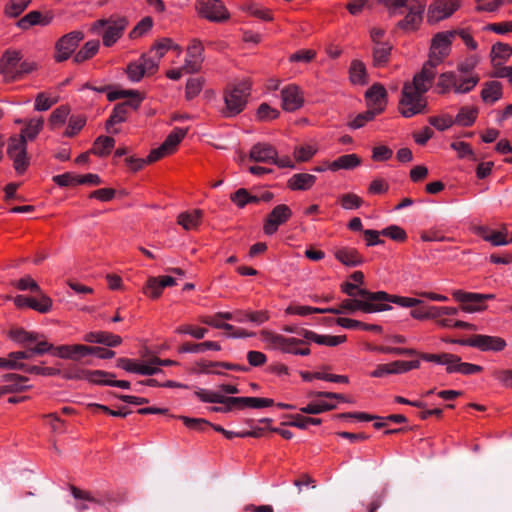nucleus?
<instances>
[{
    "label": "nucleus",
    "instance_id": "nucleus-53",
    "mask_svg": "<svg viewBox=\"0 0 512 512\" xmlns=\"http://www.w3.org/2000/svg\"><path fill=\"white\" fill-rule=\"evenodd\" d=\"M43 126V119L37 118V119H31L27 123L26 127L22 130L21 135H23L26 138L32 140L34 139L37 134L40 132Z\"/></svg>",
    "mask_w": 512,
    "mask_h": 512
},
{
    "label": "nucleus",
    "instance_id": "nucleus-64",
    "mask_svg": "<svg viewBox=\"0 0 512 512\" xmlns=\"http://www.w3.org/2000/svg\"><path fill=\"white\" fill-rule=\"evenodd\" d=\"M14 285L21 291L29 290L35 294L40 293L41 288L35 280L30 276H25L14 283Z\"/></svg>",
    "mask_w": 512,
    "mask_h": 512
},
{
    "label": "nucleus",
    "instance_id": "nucleus-9",
    "mask_svg": "<svg viewBox=\"0 0 512 512\" xmlns=\"http://www.w3.org/2000/svg\"><path fill=\"white\" fill-rule=\"evenodd\" d=\"M292 216L291 209L285 204H279L268 214L263 230L266 235H273L278 227L287 222Z\"/></svg>",
    "mask_w": 512,
    "mask_h": 512
},
{
    "label": "nucleus",
    "instance_id": "nucleus-31",
    "mask_svg": "<svg viewBox=\"0 0 512 512\" xmlns=\"http://www.w3.org/2000/svg\"><path fill=\"white\" fill-rule=\"evenodd\" d=\"M502 84L498 81L486 82L481 92L484 102L494 103L502 97Z\"/></svg>",
    "mask_w": 512,
    "mask_h": 512
},
{
    "label": "nucleus",
    "instance_id": "nucleus-35",
    "mask_svg": "<svg viewBox=\"0 0 512 512\" xmlns=\"http://www.w3.org/2000/svg\"><path fill=\"white\" fill-rule=\"evenodd\" d=\"M337 324L346 329H363L368 331H373L380 333L382 331V327L375 324H366L358 320L350 319V318H338L336 320Z\"/></svg>",
    "mask_w": 512,
    "mask_h": 512
},
{
    "label": "nucleus",
    "instance_id": "nucleus-40",
    "mask_svg": "<svg viewBox=\"0 0 512 512\" xmlns=\"http://www.w3.org/2000/svg\"><path fill=\"white\" fill-rule=\"evenodd\" d=\"M36 295L37 297H32L31 309L43 314L48 313L52 309V299L42 290Z\"/></svg>",
    "mask_w": 512,
    "mask_h": 512
},
{
    "label": "nucleus",
    "instance_id": "nucleus-32",
    "mask_svg": "<svg viewBox=\"0 0 512 512\" xmlns=\"http://www.w3.org/2000/svg\"><path fill=\"white\" fill-rule=\"evenodd\" d=\"M3 381L11 382L10 384L4 385L5 389H11L10 393H17L26 391L29 386L24 385L28 381V378L15 373H7L2 376Z\"/></svg>",
    "mask_w": 512,
    "mask_h": 512
},
{
    "label": "nucleus",
    "instance_id": "nucleus-54",
    "mask_svg": "<svg viewBox=\"0 0 512 512\" xmlns=\"http://www.w3.org/2000/svg\"><path fill=\"white\" fill-rule=\"evenodd\" d=\"M381 235L398 242H403L407 239L405 230L397 225H390L384 228L381 230Z\"/></svg>",
    "mask_w": 512,
    "mask_h": 512
},
{
    "label": "nucleus",
    "instance_id": "nucleus-12",
    "mask_svg": "<svg viewBox=\"0 0 512 512\" xmlns=\"http://www.w3.org/2000/svg\"><path fill=\"white\" fill-rule=\"evenodd\" d=\"M282 108L293 112L302 107L304 103L303 93L299 86L290 84L281 90Z\"/></svg>",
    "mask_w": 512,
    "mask_h": 512
},
{
    "label": "nucleus",
    "instance_id": "nucleus-17",
    "mask_svg": "<svg viewBox=\"0 0 512 512\" xmlns=\"http://www.w3.org/2000/svg\"><path fill=\"white\" fill-rule=\"evenodd\" d=\"M341 308L343 312L353 313L357 310H361L365 313L381 312L382 306H378L376 301H370L365 299L351 298L345 299L341 302Z\"/></svg>",
    "mask_w": 512,
    "mask_h": 512
},
{
    "label": "nucleus",
    "instance_id": "nucleus-15",
    "mask_svg": "<svg viewBox=\"0 0 512 512\" xmlns=\"http://www.w3.org/2000/svg\"><path fill=\"white\" fill-rule=\"evenodd\" d=\"M141 101L142 97L140 95H136L122 103L115 105L106 123L107 130L109 131V126L123 122L126 118L128 108L137 109Z\"/></svg>",
    "mask_w": 512,
    "mask_h": 512
},
{
    "label": "nucleus",
    "instance_id": "nucleus-11",
    "mask_svg": "<svg viewBox=\"0 0 512 512\" xmlns=\"http://www.w3.org/2000/svg\"><path fill=\"white\" fill-rule=\"evenodd\" d=\"M22 60V54L17 50H6L0 59V74L6 81L17 79V68Z\"/></svg>",
    "mask_w": 512,
    "mask_h": 512
},
{
    "label": "nucleus",
    "instance_id": "nucleus-43",
    "mask_svg": "<svg viewBox=\"0 0 512 512\" xmlns=\"http://www.w3.org/2000/svg\"><path fill=\"white\" fill-rule=\"evenodd\" d=\"M440 63V61H436V59L429 57V60L423 65L421 72L415 75L416 82H418L422 78H425L426 82L432 83L436 73L435 68Z\"/></svg>",
    "mask_w": 512,
    "mask_h": 512
},
{
    "label": "nucleus",
    "instance_id": "nucleus-30",
    "mask_svg": "<svg viewBox=\"0 0 512 512\" xmlns=\"http://www.w3.org/2000/svg\"><path fill=\"white\" fill-rule=\"evenodd\" d=\"M115 145L114 138L110 136H99L96 138L93 144V148L90 150V152L94 155L103 157L108 155L111 150L113 149Z\"/></svg>",
    "mask_w": 512,
    "mask_h": 512
},
{
    "label": "nucleus",
    "instance_id": "nucleus-6",
    "mask_svg": "<svg viewBox=\"0 0 512 512\" xmlns=\"http://www.w3.org/2000/svg\"><path fill=\"white\" fill-rule=\"evenodd\" d=\"M456 35L457 30L438 32L435 34L430 46L429 57L442 62L444 58L449 55L452 41Z\"/></svg>",
    "mask_w": 512,
    "mask_h": 512
},
{
    "label": "nucleus",
    "instance_id": "nucleus-45",
    "mask_svg": "<svg viewBox=\"0 0 512 512\" xmlns=\"http://www.w3.org/2000/svg\"><path fill=\"white\" fill-rule=\"evenodd\" d=\"M186 132V129L175 128L173 132L167 136L162 145L165 146V149H167L168 152L172 153L176 149L180 141L184 138Z\"/></svg>",
    "mask_w": 512,
    "mask_h": 512
},
{
    "label": "nucleus",
    "instance_id": "nucleus-59",
    "mask_svg": "<svg viewBox=\"0 0 512 512\" xmlns=\"http://www.w3.org/2000/svg\"><path fill=\"white\" fill-rule=\"evenodd\" d=\"M492 65L494 71L491 73V77L507 78L512 84V66H503L501 62H497L494 59H492Z\"/></svg>",
    "mask_w": 512,
    "mask_h": 512
},
{
    "label": "nucleus",
    "instance_id": "nucleus-7",
    "mask_svg": "<svg viewBox=\"0 0 512 512\" xmlns=\"http://www.w3.org/2000/svg\"><path fill=\"white\" fill-rule=\"evenodd\" d=\"M83 37L84 35L80 31H73L61 37L55 46V60L57 62L67 60L77 48Z\"/></svg>",
    "mask_w": 512,
    "mask_h": 512
},
{
    "label": "nucleus",
    "instance_id": "nucleus-4",
    "mask_svg": "<svg viewBox=\"0 0 512 512\" xmlns=\"http://www.w3.org/2000/svg\"><path fill=\"white\" fill-rule=\"evenodd\" d=\"M128 21L124 17H111L110 20H99L94 24V28L106 27L103 33V44L107 47L112 46L126 29Z\"/></svg>",
    "mask_w": 512,
    "mask_h": 512
},
{
    "label": "nucleus",
    "instance_id": "nucleus-55",
    "mask_svg": "<svg viewBox=\"0 0 512 512\" xmlns=\"http://www.w3.org/2000/svg\"><path fill=\"white\" fill-rule=\"evenodd\" d=\"M180 420L183 421L184 425L189 428L196 431H204L211 423L203 418H190L187 416H179Z\"/></svg>",
    "mask_w": 512,
    "mask_h": 512
},
{
    "label": "nucleus",
    "instance_id": "nucleus-10",
    "mask_svg": "<svg viewBox=\"0 0 512 512\" xmlns=\"http://www.w3.org/2000/svg\"><path fill=\"white\" fill-rule=\"evenodd\" d=\"M372 300H376L378 306H382V311L391 309L388 303H395L402 307H415L422 304V301L417 298H408L390 295L384 291H377L376 294H367Z\"/></svg>",
    "mask_w": 512,
    "mask_h": 512
},
{
    "label": "nucleus",
    "instance_id": "nucleus-42",
    "mask_svg": "<svg viewBox=\"0 0 512 512\" xmlns=\"http://www.w3.org/2000/svg\"><path fill=\"white\" fill-rule=\"evenodd\" d=\"M477 117V110L474 108L462 107L457 114L454 123L464 127L471 126Z\"/></svg>",
    "mask_w": 512,
    "mask_h": 512
},
{
    "label": "nucleus",
    "instance_id": "nucleus-14",
    "mask_svg": "<svg viewBox=\"0 0 512 512\" xmlns=\"http://www.w3.org/2000/svg\"><path fill=\"white\" fill-rule=\"evenodd\" d=\"M370 109L378 114L384 111L387 104V91L379 83L373 84L365 93Z\"/></svg>",
    "mask_w": 512,
    "mask_h": 512
},
{
    "label": "nucleus",
    "instance_id": "nucleus-19",
    "mask_svg": "<svg viewBox=\"0 0 512 512\" xmlns=\"http://www.w3.org/2000/svg\"><path fill=\"white\" fill-rule=\"evenodd\" d=\"M277 156V150L268 143H256L249 153L251 160L261 163H272Z\"/></svg>",
    "mask_w": 512,
    "mask_h": 512
},
{
    "label": "nucleus",
    "instance_id": "nucleus-3",
    "mask_svg": "<svg viewBox=\"0 0 512 512\" xmlns=\"http://www.w3.org/2000/svg\"><path fill=\"white\" fill-rule=\"evenodd\" d=\"M26 139L23 135L12 137L8 142L7 154L13 160L14 169L18 174L25 172L29 165Z\"/></svg>",
    "mask_w": 512,
    "mask_h": 512
},
{
    "label": "nucleus",
    "instance_id": "nucleus-57",
    "mask_svg": "<svg viewBox=\"0 0 512 512\" xmlns=\"http://www.w3.org/2000/svg\"><path fill=\"white\" fill-rule=\"evenodd\" d=\"M160 280L158 277H150L147 280V284L144 288V293L151 298H158L162 294V290L164 287L160 285Z\"/></svg>",
    "mask_w": 512,
    "mask_h": 512
},
{
    "label": "nucleus",
    "instance_id": "nucleus-18",
    "mask_svg": "<svg viewBox=\"0 0 512 512\" xmlns=\"http://www.w3.org/2000/svg\"><path fill=\"white\" fill-rule=\"evenodd\" d=\"M55 355L63 359H70L74 361H79L82 358L90 355V352L96 351L95 349H91L90 346L86 345H61L55 349Z\"/></svg>",
    "mask_w": 512,
    "mask_h": 512
},
{
    "label": "nucleus",
    "instance_id": "nucleus-49",
    "mask_svg": "<svg viewBox=\"0 0 512 512\" xmlns=\"http://www.w3.org/2000/svg\"><path fill=\"white\" fill-rule=\"evenodd\" d=\"M261 335L263 337V340L269 344H271L274 348L279 349L282 351L284 345L291 342L292 340H289L288 337H285L280 334L273 333L271 331H262Z\"/></svg>",
    "mask_w": 512,
    "mask_h": 512
},
{
    "label": "nucleus",
    "instance_id": "nucleus-62",
    "mask_svg": "<svg viewBox=\"0 0 512 512\" xmlns=\"http://www.w3.org/2000/svg\"><path fill=\"white\" fill-rule=\"evenodd\" d=\"M85 118L81 116H71L69 119L68 127L65 131V136L73 137L76 135L85 125Z\"/></svg>",
    "mask_w": 512,
    "mask_h": 512
},
{
    "label": "nucleus",
    "instance_id": "nucleus-60",
    "mask_svg": "<svg viewBox=\"0 0 512 512\" xmlns=\"http://www.w3.org/2000/svg\"><path fill=\"white\" fill-rule=\"evenodd\" d=\"M458 309L455 307L429 306L430 319L442 318L443 316H455Z\"/></svg>",
    "mask_w": 512,
    "mask_h": 512
},
{
    "label": "nucleus",
    "instance_id": "nucleus-5",
    "mask_svg": "<svg viewBox=\"0 0 512 512\" xmlns=\"http://www.w3.org/2000/svg\"><path fill=\"white\" fill-rule=\"evenodd\" d=\"M459 345L471 346L481 351L499 352L506 347V341L498 336H489L482 334L472 335L466 340L458 341Z\"/></svg>",
    "mask_w": 512,
    "mask_h": 512
},
{
    "label": "nucleus",
    "instance_id": "nucleus-33",
    "mask_svg": "<svg viewBox=\"0 0 512 512\" xmlns=\"http://www.w3.org/2000/svg\"><path fill=\"white\" fill-rule=\"evenodd\" d=\"M478 235L484 240L491 242L495 246L507 245L511 243L510 240L506 239L505 234L498 231H491L488 227L481 226L478 228Z\"/></svg>",
    "mask_w": 512,
    "mask_h": 512
},
{
    "label": "nucleus",
    "instance_id": "nucleus-2",
    "mask_svg": "<svg viewBox=\"0 0 512 512\" xmlns=\"http://www.w3.org/2000/svg\"><path fill=\"white\" fill-rule=\"evenodd\" d=\"M250 84L246 81L240 82L229 89L225 94L226 109L224 114L227 117L239 114L247 103L250 93Z\"/></svg>",
    "mask_w": 512,
    "mask_h": 512
},
{
    "label": "nucleus",
    "instance_id": "nucleus-63",
    "mask_svg": "<svg viewBox=\"0 0 512 512\" xmlns=\"http://www.w3.org/2000/svg\"><path fill=\"white\" fill-rule=\"evenodd\" d=\"M153 25V20L150 17L143 18L129 33L131 39H136L146 33Z\"/></svg>",
    "mask_w": 512,
    "mask_h": 512
},
{
    "label": "nucleus",
    "instance_id": "nucleus-27",
    "mask_svg": "<svg viewBox=\"0 0 512 512\" xmlns=\"http://www.w3.org/2000/svg\"><path fill=\"white\" fill-rule=\"evenodd\" d=\"M206 350L219 351L221 350V346L218 342L214 341H204L202 343L186 342L178 349L180 353H201Z\"/></svg>",
    "mask_w": 512,
    "mask_h": 512
},
{
    "label": "nucleus",
    "instance_id": "nucleus-24",
    "mask_svg": "<svg viewBox=\"0 0 512 512\" xmlns=\"http://www.w3.org/2000/svg\"><path fill=\"white\" fill-rule=\"evenodd\" d=\"M316 176L308 173L294 174L288 181L287 186L291 190H308L316 182Z\"/></svg>",
    "mask_w": 512,
    "mask_h": 512
},
{
    "label": "nucleus",
    "instance_id": "nucleus-50",
    "mask_svg": "<svg viewBox=\"0 0 512 512\" xmlns=\"http://www.w3.org/2000/svg\"><path fill=\"white\" fill-rule=\"evenodd\" d=\"M10 337L17 342L28 345L38 341L41 336L34 332H27L24 329H15L10 331Z\"/></svg>",
    "mask_w": 512,
    "mask_h": 512
},
{
    "label": "nucleus",
    "instance_id": "nucleus-8",
    "mask_svg": "<svg viewBox=\"0 0 512 512\" xmlns=\"http://www.w3.org/2000/svg\"><path fill=\"white\" fill-rule=\"evenodd\" d=\"M197 7L200 15L210 21L222 22L229 18V13L221 0H203Z\"/></svg>",
    "mask_w": 512,
    "mask_h": 512
},
{
    "label": "nucleus",
    "instance_id": "nucleus-34",
    "mask_svg": "<svg viewBox=\"0 0 512 512\" xmlns=\"http://www.w3.org/2000/svg\"><path fill=\"white\" fill-rule=\"evenodd\" d=\"M202 217L201 210H193L192 212H183L178 216V224L185 230L196 229Z\"/></svg>",
    "mask_w": 512,
    "mask_h": 512
},
{
    "label": "nucleus",
    "instance_id": "nucleus-44",
    "mask_svg": "<svg viewBox=\"0 0 512 512\" xmlns=\"http://www.w3.org/2000/svg\"><path fill=\"white\" fill-rule=\"evenodd\" d=\"M336 408V404L320 401V402H312L307 404L304 407L300 408V411L305 414H313L317 415L326 411H330Z\"/></svg>",
    "mask_w": 512,
    "mask_h": 512
},
{
    "label": "nucleus",
    "instance_id": "nucleus-29",
    "mask_svg": "<svg viewBox=\"0 0 512 512\" xmlns=\"http://www.w3.org/2000/svg\"><path fill=\"white\" fill-rule=\"evenodd\" d=\"M350 81L353 84L364 85L367 83V71L364 63L360 60H353L349 69Z\"/></svg>",
    "mask_w": 512,
    "mask_h": 512
},
{
    "label": "nucleus",
    "instance_id": "nucleus-56",
    "mask_svg": "<svg viewBox=\"0 0 512 512\" xmlns=\"http://www.w3.org/2000/svg\"><path fill=\"white\" fill-rule=\"evenodd\" d=\"M492 59H501L506 61L512 55V47L508 44L498 42L492 46Z\"/></svg>",
    "mask_w": 512,
    "mask_h": 512
},
{
    "label": "nucleus",
    "instance_id": "nucleus-52",
    "mask_svg": "<svg viewBox=\"0 0 512 512\" xmlns=\"http://www.w3.org/2000/svg\"><path fill=\"white\" fill-rule=\"evenodd\" d=\"M204 80L202 78H190L187 81L185 96L187 100L195 98L202 90Z\"/></svg>",
    "mask_w": 512,
    "mask_h": 512
},
{
    "label": "nucleus",
    "instance_id": "nucleus-13",
    "mask_svg": "<svg viewBox=\"0 0 512 512\" xmlns=\"http://www.w3.org/2000/svg\"><path fill=\"white\" fill-rule=\"evenodd\" d=\"M63 378L71 379H86L91 383L97 384L102 382V377H115L113 373L105 372L102 370H84L76 366L65 370L62 374Z\"/></svg>",
    "mask_w": 512,
    "mask_h": 512
},
{
    "label": "nucleus",
    "instance_id": "nucleus-22",
    "mask_svg": "<svg viewBox=\"0 0 512 512\" xmlns=\"http://www.w3.org/2000/svg\"><path fill=\"white\" fill-rule=\"evenodd\" d=\"M84 341L88 343H99L108 347H116L121 344L120 336L110 332H89L84 336Z\"/></svg>",
    "mask_w": 512,
    "mask_h": 512
},
{
    "label": "nucleus",
    "instance_id": "nucleus-25",
    "mask_svg": "<svg viewBox=\"0 0 512 512\" xmlns=\"http://www.w3.org/2000/svg\"><path fill=\"white\" fill-rule=\"evenodd\" d=\"M361 158L356 154H346L338 157L329 164L331 171H337L340 169L351 170L359 166Z\"/></svg>",
    "mask_w": 512,
    "mask_h": 512
},
{
    "label": "nucleus",
    "instance_id": "nucleus-48",
    "mask_svg": "<svg viewBox=\"0 0 512 512\" xmlns=\"http://www.w3.org/2000/svg\"><path fill=\"white\" fill-rule=\"evenodd\" d=\"M18 365L23 366L22 368H16L30 374L44 375V376H56L61 374V370L51 367H39V366H28L22 362H18Z\"/></svg>",
    "mask_w": 512,
    "mask_h": 512
},
{
    "label": "nucleus",
    "instance_id": "nucleus-51",
    "mask_svg": "<svg viewBox=\"0 0 512 512\" xmlns=\"http://www.w3.org/2000/svg\"><path fill=\"white\" fill-rule=\"evenodd\" d=\"M457 82L458 77L454 72H445L439 76L437 86L442 89L441 93H445L451 87H453L456 92Z\"/></svg>",
    "mask_w": 512,
    "mask_h": 512
},
{
    "label": "nucleus",
    "instance_id": "nucleus-47",
    "mask_svg": "<svg viewBox=\"0 0 512 512\" xmlns=\"http://www.w3.org/2000/svg\"><path fill=\"white\" fill-rule=\"evenodd\" d=\"M31 0H11L4 9V13L11 18L18 17L29 6Z\"/></svg>",
    "mask_w": 512,
    "mask_h": 512
},
{
    "label": "nucleus",
    "instance_id": "nucleus-61",
    "mask_svg": "<svg viewBox=\"0 0 512 512\" xmlns=\"http://www.w3.org/2000/svg\"><path fill=\"white\" fill-rule=\"evenodd\" d=\"M340 203L344 209L351 210L359 208L363 200L356 194L347 193L341 196Z\"/></svg>",
    "mask_w": 512,
    "mask_h": 512
},
{
    "label": "nucleus",
    "instance_id": "nucleus-23",
    "mask_svg": "<svg viewBox=\"0 0 512 512\" xmlns=\"http://www.w3.org/2000/svg\"><path fill=\"white\" fill-rule=\"evenodd\" d=\"M338 261L346 266H359L363 263V258L355 248H341L335 252Z\"/></svg>",
    "mask_w": 512,
    "mask_h": 512
},
{
    "label": "nucleus",
    "instance_id": "nucleus-58",
    "mask_svg": "<svg viewBox=\"0 0 512 512\" xmlns=\"http://www.w3.org/2000/svg\"><path fill=\"white\" fill-rule=\"evenodd\" d=\"M479 82V76L471 75L465 78H458L456 93H468L470 92Z\"/></svg>",
    "mask_w": 512,
    "mask_h": 512
},
{
    "label": "nucleus",
    "instance_id": "nucleus-21",
    "mask_svg": "<svg viewBox=\"0 0 512 512\" xmlns=\"http://www.w3.org/2000/svg\"><path fill=\"white\" fill-rule=\"evenodd\" d=\"M454 297L463 304L462 308L467 312L479 311L485 307L482 296L478 293L456 291Z\"/></svg>",
    "mask_w": 512,
    "mask_h": 512
},
{
    "label": "nucleus",
    "instance_id": "nucleus-16",
    "mask_svg": "<svg viewBox=\"0 0 512 512\" xmlns=\"http://www.w3.org/2000/svg\"><path fill=\"white\" fill-rule=\"evenodd\" d=\"M460 6L459 0L434 2L429 7L428 17L432 21H440L451 16Z\"/></svg>",
    "mask_w": 512,
    "mask_h": 512
},
{
    "label": "nucleus",
    "instance_id": "nucleus-36",
    "mask_svg": "<svg viewBox=\"0 0 512 512\" xmlns=\"http://www.w3.org/2000/svg\"><path fill=\"white\" fill-rule=\"evenodd\" d=\"M309 337L310 341H313L320 345L337 346L346 341L345 335L331 336V335H319L315 332L305 333Z\"/></svg>",
    "mask_w": 512,
    "mask_h": 512
},
{
    "label": "nucleus",
    "instance_id": "nucleus-46",
    "mask_svg": "<svg viewBox=\"0 0 512 512\" xmlns=\"http://www.w3.org/2000/svg\"><path fill=\"white\" fill-rule=\"evenodd\" d=\"M419 356L429 362H434L441 365H446V368H448L451 364V361H458L456 359L455 354L451 353H442V354H428V353H421Z\"/></svg>",
    "mask_w": 512,
    "mask_h": 512
},
{
    "label": "nucleus",
    "instance_id": "nucleus-39",
    "mask_svg": "<svg viewBox=\"0 0 512 512\" xmlns=\"http://www.w3.org/2000/svg\"><path fill=\"white\" fill-rule=\"evenodd\" d=\"M99 49V41L92 40L88 41L74 56L75 63H82L85 60L91 58Z\"/></svg>",
    "mask_w": 512,
    "mask_h": 512
},
{
    "label": "nucleus",
    "instance_id": "nucleus-38",
    "mask_svg": "<svg viewBox=\"0 0 512 512\" xmlns=\"http://www.w3.org/2000/svg\"><path fill=\"white\" fill-rule=\"evenodd\" d=\"M286 417L290 418L289 422H284L283 425H288L291 427H297L299 429H307L310 424L312 425H320L322 420L320 418H312L302 416L300 414L296 415H287Z\"/></svg>",
    "mask_w": 512,
    "mask_h": 512
},
{
    "label": "nucleus",
    "instance_id": "nucleus-41",
    "mask_svg": "<svg viewBox=\"0 0 512 512\" xmlns=\"http://www.w3.org/2000/svg\"><path fill=\"white\" fill-rule=\"evenodd\" d=\"M342 291L352 298L365 299L373 301L367 294H376L366 289L359 288L357 284L345 282L341 285Z\"/></svg>",
    "mask_w": 512,
    "mask_h": 512
},
{
    "label": "nucleus",
    "instance_id": "nucleus-37",
    "mask_svg": "<svg viewBox=\"0 0 512 512\" xmlns=\"http://www.w3.org/2000/svg\"><path fill=\"white\" fill-rule=\"evenodd\" d=\"M392 46L388 43H377L373 48V62L377 67L384 66L389 61Z\"/></svg>",
    "mask_w": 512,
    "mask_h": 512
},
{
    "label": "nucleus",
    "instance_id": "nucleus-26",
    "mask_svg": "<svg viewBox=\"0 0 512 512\" xmlns=\"http://www.w3.org/2000/svg\"><path fill=\"white\" fill-rule=\"evenodd\" d=\"M50 20L44 18L39 11H30L21 19H19L16 23L17 27L22 30H28L30 27L34 25H47Z\"/></svg>",
    "mask_w": 512,
    "mask_h": 512
},
{
    "label": "nucleus",
    "instance_id": "nucleus-28",
    "mask_svg": "<svg viewBox=\"0 0 512 512\" xmlns=\"http://www.w3.org/2000/svg\"><path fill=\"white\" fill-rule=\"evenodd\" d=\"M458 361H451V364L446 368L447 373H461L463 375H472L479 373L483 368L476 364L461 362V358L456 355Z\"/></svg>",
    "mask_w": 512,
    "mask_h": 512
},
{
    "label": "nucleus",
    "instance_id": "nucleus-20",
    "mask_svg": "<svg viewBox=\"0 0 512 512\" xmlns=\"http://www.w3.org/2000/svg\"><path fill=\"white\" fill-rule=\"evenodd\" d=\"M70 490H71L73 497L76 500H81L84 502L87 501V502L95 503L98 505H104L105 502L114 501L112 494L107 493V492H105V493L97 492L94 495L89 491L81 490L78 487L73 486V485L70 486Z\"/></svg>",
    "mask_w": 512,
    "mask_h": 512
},
{
    "label": "nucleus",
    "instance_id": "nucleus-1",
    "mask_svg": "<svg viewBox=\"0 0 512 512\" xmlns=\"http://www.w3.org/2000/svg\"><path fill=\"white\" fill-rule=\"evenodd\" d=\"M427 100L415 90L414 86L404 85L401 92L398 110L405 118H411L425 112Z\"/></svg>",
    "mask_w": 512,
    "mask_h": 512
}]
</instances>
